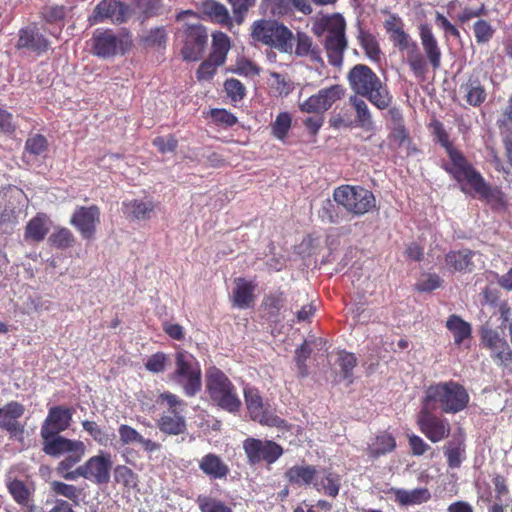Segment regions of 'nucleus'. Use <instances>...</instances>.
Masks as SVG:
<instances>
[{"label":"nucleus","mask_w":512,"mask_h":512,"mask_svg":"<svg viewBox=\"0 0 512 512\" xmlns=\"http://www.w3.org/2000/svg\"><path fill=\"white\" fill-rule=\"evenodd\" d=\"M347 79L356 96L366 97L380 110L390 107L393 97L387 85L368 66L355 65L348 72Z\"/></svg>","instance_id":"1"},{"label":"nucleus","mask_w":512,"mask_h":512,"mask_svg":"<svg viewBox=\"0 0 512 512\" xmlns=\"http://www.w3.org/2000/svg\"><path fill=\"white\" fill-rule=\"evenodd\" d=\"M345 30V19L339 13L320 16L315 19L312 26V32L316 36L321 37L327 34L324 40V48L330 64L336 67L342 65L343 54L348 44Z\"/></svg>","instance_id":"2"},{"label":"nucleus","mask_w":512,"mask_h":512,"mask_svg":"<svg viewBox=\"0 0 512 512\" xmlns=\"http://www.w3.org/2000/svg\"><path fill=\"white\" fill-rule=\"evenodd\" d=\"M469 399L465 387L450 380L428 386L422 405L433 410L440 409L443 413L456 414L467 407Z\"/></svg>","instance_id":"3"},{"label":"nucleus","mask_w":512,"mask_h":512,"mask_svg":"<svg viewBox=\"0 0 512 512\" xmlns=\"http://www.w3.org/2000/svg\"><path fill=\"white\" fill-rule=\"evenodd\" d=\"M294 35L284 24L276 20L259 19L250 27V43L262 44L282 53H292Z\"/></svg>","instance_id":"4"},{"label":"nucleus","mask_w":512,"mask_h":512,"mask_svg":"<svg viewBox=\"0 0 512 512\" xmlns=\"http://www.w3.org/2000/svg\"><path fill=\"white\" fill-rule=\"evenodd\" d=\"M73 408L53 406L41 426L44 448H79L77 442L64 438L60 433L66 430L72 421Z\"/></svg>","instance_id":"5"},{"label":"nucleus","mask_w":512,"mask_h":512,"mask_svg":"<svg viewBox=\"0 0 512 512\" xmlns=\"http://www.w3.org/2000/svg\"><path fill=\"white\" fill-rule=\"evenodd\" d=\"M205 377L206 391L215 405L231 413L240 410L242 403L237 390L223 371L211 366L206 370Z\"/></svg>","instance_id":"6"},{"label":"nucleus","mask_w":512,"mask_h":512,"mask_svg":"<svg viewBox=\"0 0 512 512\" xmlns=\"http://www.w3.org/2000/svg\"><path fill=\"white\" fill-rule=\"evenodd\" d=\"M174 363L171 381L179 385L187 396H195L202 387V373L198 360L191 353L179 349L174 355Z\"/></svg>","instance_id":"7"},{"label":"nucleus","mask_w":512,"mask_h":512,"mask_svg":"<svg viewBox=\"0 0 512 512\" xmlns=\"http://www.w3.org/2000/svg\"><path fill=\"white\" fill-rule=\"evenodd\" d=\"M334 201L354 216H362L376 207L373 193L361 186L341 185L333 192Z\"/></svg>","instance_id":"8"},{"label":"nucleus","mask_w":512,"mask_h":512,"mask_svg":"<svg viewBox=\"0 0 512 512\" xmlns=\"http://www.w3.org/2000/svg\"><path fill=\"white\" fill-rule=\"evenodd\" d=\"M92 41L93 54L101 58L124 55L132 47V37L125 30L118 33H114L111 30L96 31Z\"/></svg>","instance_id":"9"},{"label":"nucleus","mask_w":512,"mask_h":512,"mask_svg":"<svg viewBox=\"0 0 512 512\" xmlns=\"http://www.w3.org/2000/svg\"><path fill=\"white\" fill-rule=\"evenodd\" d=\"M389 38L400 51H406V61L414 76L419 79H425L427 74L426 60L420 52L417 43L405 32L404 27L397 30Z\"/></svg>","instance_id":"10"},{"label":"nucleus","mask_w":512,"mask_h":512,"mask_svg":"<svg viewBox=\"0 0 512 512\" xmlns=\"http://www.w3.org/2000/svg\"><path fill=\"white\" fill-rule=\"evenodd\" d=\"M111 465L112 462L109 456H94L72 473L66 474L65 479L75 480L82 476L97 484H106L110 479Z\"/></svg>","instance_id":"11"},{"label":"nucleus","mask_w":512,"mask_h":512,"mask_svg":"<svg viewBox=\"0 0 512 512\" xmlns=\"http://www.w3.org/2000/svg\"><path fill=\"white\" fill-rule=\"evenodd\" d=\"M345 93L343 86L339 84L320 89L316 94L311 95L303 102L299 103V110L309 114H323L329 110L332 105L340 100Z\"/></svg>","instance_id":"12"},{"label":"nucleus","mask_w":512,"mask_h":512,"mask_svg":"<svg viewBox=\"0 0 512 512\" xmlns=\"http://www.w3.org/2000/svg\"><path fill=\"white\" fill-rule=\"evenodd\" d=\"M100 221L101 212L98 206H79L73 212L70 224L76 228L83 239L94 240Z\"/></svg>","instance_id":"13"},{"label":"nucleus","mask_w":512,"mask_h":512,"mask_svg":"<svg viewBox=\"0 0 512 512\" xmlns=\"http://www.w3.org/2000/svg\"><path fill=\"white\" fill-rule=\"evenodd\" d=\"M244 397L249 415L254 421L271 427H282L284 425L282 419L264 406L263 399L257 389L251 387L245 388Z\"/></svg>","instance_id":"14"},{"label":"nucleus","mask_w":512,"mask_h":512,"mask_svg":"<svg viewBox=\"0 0 512 512\" xmlns=\"http://www.w3.org/2000/svg\"><path fill=\"white\" fill-rule=\"evenodd\" d=\"M208 41V34L201 24L187 25L184 29L183 59L197 61L202 57Z\"/></svg>","instance_id":"15"},{"label":"nucleus","mask_w":512,"mask_h":512,"mask_svg":"<svg viewBox=\"0 0 512 512\" xmlns=\"http://www.w3.org/2000/svg\"><path fill=\"white\" fill-rule=\"evenodd\" d=\"M481 342L483 346L491 351V358L499 365H506L512 362V350L504 337L496 330L482 328Z\"/></svg>","instance_id":"16"},{"label":"nucleus","mask_w":512,"mask_h":512,"mask_svg":"<svg viewBox=\"0 0 512 512\" xmlns=\"http://www.w3.org/2000/svg\"><path fill=\"white\" fill-rule=\"evenodd\" d=\"M446 152L450 159V165L446 166L445 169L457 181H466L473 187L482 178L459 150L453 147L449 148Z\"/></svg>","instance_id":"17"},{"label":"nucleus","mask_w":512,"mask_h":512,"mask_svg":"<svg viewBox=\"0 0 512 512\" xmlns=\"http://www.w3.org/2000/svg\"><path fill=\"white\" fill-rule=\"evenodd\" d=\"M446 152L450 159V165L446 166L445 169L457 181H466L473 187L482 178L459 150L453 147L449 148Z\"/></svg>","instance_id":"18"},{"label":"nucleus","mask_w":512,"mask_h":512,"mask_svg":"<svg viewBox=\"0 0 512 512\" xmlns=\"http://www.w3.org/2000/svg\"><path fill=\"white\" fill-rule=\"evenodd\" d=\"M433 411L423 405L418 414V424L432 442H438L449 435L450 425L445 419L434 415Z\"/></svg>","instance_id":"19"},{"label":"nucleus","mask_w":512,"mask_h":512,"mask_svg":"<svg viewBox=\"0 0 512 512\" xmlns=\"http://www.w3.org/2000/svg\"><path fill=\"white\" fill-rule=\"evenodd\" d=\"M129 16V7L124 3L117 0H103L96 6L89 21L93 25L104 19H110L113 23L120 24L125 22Z\"/></svg>","instance_id":"20"},{"label":"nucleus","mask_w":512,"mask_h":512,"mask_svg":"<svg viewBox=\"0 0 512 512\" xmlns=\"http://www.w3.org/2000/svg\"><path fill=\"white\" fill-rule=\"evenodd\" d=\"M420 40L424 51L426 64H430L434 71L441 67L442 52L436 37L428 25L420 26Z\"/></svg>","instance_id":"21"},{"label":"nucleus","mask_w":512,"mask_h":512,"mask_svg":"<svg viewBox=\"0 0 512 512\" xmlns=\"http://www.w3.org/2000/svg\"><path fill=\"white\" fill-rule=\"evenodd\" d=\"M235 287L232 292L231 301L234 307L247 309L255 301L256 284L245 278L238 277L234 280Z\"/></svg>","instance_id":"22"},{"label":"nucleus","mask_w":512,"mask_h":512,"mask_svg":"<svg viewBox=\"0 0 512 512\" xmlns=\"http://www.w3.org/2000/svg\"><path fill=\"white\" fill-rule=\"evenodd\" d=\"M47 39L36 27H25L19 30L18 49H28L36 53H43L48 49Z\"/></svg>","instance_id":"23"},{"label":"nucleus","mask_w":512,"mask_h":512,"mask_svg":"<svg viewBox=\"0 0 512 512\" xmlns=\"http://www.w3.org/2000/svg\"><path fill=\"white\" fill-rule=\"evenodd\" d=\"M475 256L476 252L469 249L450 251L445 256V267L450 272H471L474 268Z\"/></svg>","instance_id":"24"},{"label":"nucleus","mask_w":512,"mask_h":512,"mask_svg":"<svg viewBox=\"0 0 512 512\" xmlns=\"http://www.w3.org/2000/svg\"><path fill=\"white\" fill-rule=\"evenodd\" d=\"M318 471L312 465H294L285 472L287 481L297 487L313 485L317 479Z\"/></svg>","instance_id":"25"},{"label":"nucleus","mask_w":512,"mask_h":512,"mask_svg":"<svg viewBox=\"0 0 512 512\" xmlns=\"http://www.w3.org/2000/svg\"><path fill=\"white\" fill-rule=\"evenodd\" d=\"M199 467L211 479H224L230 471L228 465L220 457L212 453L205 455L201 459Z\"/></svg>","instance_id":"26"},{"label":"nucleus","mask_w":512,"mask_h":512,"mask_svg":"<svg viewBox=\"0 0 512 512\" xmlns=\"http://www.w3.org/2000/svg\"><path fill=\"white\" fill-rule=\"evenodd\" d=\"M201 11L212 22L221 24L226 27L232 26V19L228 9L222 3L216 0H205L201 4Z\"/></svg>","instance_id":"27"},{"label":"nucleus","mask_w":512,"mask_h":512,"mask_svg":"<svg viewBox=\"0 0 512 512\" xmlns=\"http://www.w3.org/2000/svg\"><path fill=\"white\" fill-rule=\"evenodd\" d=\"M3 411L4 413L0 419V427L10 432L21 431L18 418L24 414V406L16 401H12L4 407Z\"/></svg>","instance_id":"28"},{"label":"nucleus","mask_w":512,"mask_h":512,"mask_svg":"<svg viewBox=\"0 0 512 512\" xmlns=\"http://www.w3.org/2000/svg\"><path fill=\"white\" fill-rule=\"evenodd\" d=\"M155 208L151 200H131L123 203L124 214L136 220H144L150 217Z\"/></svg>","instance_id":"29"},{"label":"nucleus","mask_w":512,"mask_h":512,"mask_svg":"<svg viewBox=\"0 0 512 512\" xmlns=\"http://www.w3.org/2000/svg\"><path fill=\"white\" fill-rule=\"evenodd\" d=\"M395 498L399 504L404 506L420 505L431 499V493L427 488L399 489L395 492Z\"/></svg>","instance_id":"30"},{"label":"nucleus","mask_w":512,"mask_h":512,"mask_svg":"<svg viewBox=\"0 0 512 512\" xmlns=\"http://www.w3.org/2000/svg\"><path fill=\"white\" fill-rule=\"evenodd\" d=\"M461 90L465 94L466 102L474 107L480 106L486 99V91L478 78L470 77L468 81L461 85Z\"/></svg>","instance_id":"31"},{"label":"nucleus","mask_w":512,"mask_h":512,"mask_svg":"<svg viewBox=\"0 0 512 512\" xmlns=\"http://www.w3.org/2000/svg\"><path fill=\"white\" fill-rule=\"evenodd\" d=\"M231 44L229 37L223 32H217L212 35L211 59L216 64H224Z\"/></svg>","instance_id":"32"},{"label":"nucleus","mask_w":512,"mask_h":512,"mask_svg":"<svg viewBox=\"0 0 512 512\" xmlns=\"http://www.w3.org/2000/svg\"><path fill=\"white\" fill-rule=\"evenodd\" d=\"M350 104L353 106L356 112V120L360 127L371 130L374 127L371 112L366 102L359 96H351L349 98Z\"/></svg>","instance_id":"33"},{"label":"nucleus","mask_w":512,"mask_h":512,"mask_svg":"<svg viewBox=\"0 0 512 512\" xmlns=\"http://www.w3.org/2000/svg\"><path fill=\"white\" fill-rule=\"evenodd\" d=\"M446 327L453 334L456 345H460L471 335V325L457 315H451L447 319Z\"/></svg>","instance_id":"34"},{"label":"nucleus","mask_w":512,"mask_h":512,"mask_svg":"<svg viewBox=\"0 0 512 512\" xmlns=\"http://www.w3.org/2000/svg\"><path fill=\"white\" fill-rule=\"evenodd\" d=\"M160 429L168 434H180L185 429V420L178 410H169L160 419Z\"/></svg>","instance_id":"35"},{"label":"nucleus","mask_w":512,"mask_h":512,"mask_svg":"<svg viewBox=\"0 0 512 512\" xmlns=\"http://www.w3.org/2000/svg\"><path fill=\"white\" fill-rule=\"evenodd\" d=\"M472 188L494 208H499L504 205L501 191L488 186L483 177Z\"/></svg>","instance_id":"36"},{"label":"nucleus","mask_w":512,"mask_h":512,"mask_svg":"<svg viewBox=\"0 0 512 512\" xmlns=\"http://www.w3.org/2000/svg\"><path fill=\"white\" fill-rule=\"evenodd\" d=\"M295 54L301 57L308 56L313 61H321L319 49L313 45L312 39L305 33H297Z\"/></svg>","instance_id":"37"},{"label":"nucleus","mask_w":512,"mask_h":512,"mask_svg":"<svg viewBox=\"0 0 512 512\" xmlns=\"http://www.w3.org/2000/svg\"><path fill=\"white\" fill-rule=\"evenodd\" d=\"M268 85L278 96H287L293 89L294 84L286 74L278 72H269Z\"/></svg>","instance_id":"38"},{"label":"nucleus","mask_w":512,"mask_h":512,"mask_svg":"<svg viewBox=\"0 0 512 512\" xmlns=\"http://www.w3.org/2000/svg\"><path fill=\"white\" fill-rule=\"evenodd\" d=\"M196 503L201 512H233L225 502L209 495H198Z\"/></svg>","instance_id":"39"},{"label":"nucleus","mask_w":512,"mask_h":512,"mask_svg":"<svg viewBox=\"0 0 512 512\" xmlns=\"http://www.w3.org/2000/svg\"><path fill=\"white\" fill-rule=\"evenodd\" d=\"M51 490L59 496H63L70 500L75 506L79 505L82 489L74 485L67 484L61 481H53L51 483Z\"/></svg>","instance_id":"40"},{"label":"nucleus","mask_w":512,"mask_h":512,"mask_svg":"<svg viewBox=\"0 0 512 512\" xmlns=\"http://www.w3.org/2000/svg\"><path fill=\"white\" fill-rule=\"evenodd\" d=\"M358 41L361 45V47L364 49L365 54L371 59V60H378L380 57V47L376 40V37L372 35L369 32H366L362 29H360L358 34Z\"/></svg>","instance_id":"41"},{"label":"nucleus","mask_w":512,"mask_h":512,"mask_svg":"<svg viewBox=\"0 0 512 512\" xmlns=\"http://www.w3.org/2000/svg\"><path fill=\"white\" fill-rule=\"evenodd\" d=\"M114 480L127 490L138 486V475L125 465H119L114 469Z\"/></svg>","instance_id":"42"},{"label":"nucleus","mask_w":512,"mask_h":512,"mask_svg":"<svg viewBox=\"0 0 512 512\" xmlns=\"http://www.w3.org/2000/svg\"><path fill=\"white\" fill-rule=\"evenodd\" d=\"M47 233L48 227L46 226L45 219L43 217L37 216L28 222L26 226L25 237L26 239L39 242L45 238Z\"/></svg>","instance_id":"43"},{"label":"nucleus","mask_w":512,"mask_h":512,"mask_svg":"<svg viewBox=\"0 0 512 512\" xmlns=\"http://www.w3.org/2000/svg\"><path fill=\"white\" fill-rule=\"evenodd\" d=\"M292 117L288 112L279 113L271 123L272 135L278 140H284L291 128Z\"/></svg>","instance_id":"44"},{"label":"nucleus","mask_w":512,"mask_h":512,"mask_svg":"<svg viewBox=\"0 0 512 512\" xmlns=\"http://www.w3.org/2000/svg\"><path fill=\"white\" fill-rule=\"evenodd\" d=\"M7 487L15 502L20 505L28 504L31 492L23 481L14 479L8 483Z\"/></svg>","instance_id":"45"},{"label":"nucleus","mask_w":512,"mask_h":512,"mask_svg":"<svg viewBox=\"0 0 512 512\" xmlns=\"http://www.w3.org/2000/svg\"><path fill=\"white\" fill-rule=\"evenodd\" d=\"M119 435L123 444H136L143 445L146 448H149L151 442L149 440H145L134 428L128 425H121L119 427Z\"/></svg>","instance_id":"46"},{"label":"nucleus","mask_w":512,"mask_h":512,"mask_svg":"<svg viewBox=\"0 0 512 512\" xmlns=\"http://www.w3.org/2000/svg\"><path fill=\"white\" fill-rule=\"evenodd\" d=\"M74 235L67 228H60L50 235L49 241L51 245L58 249H66L74 243Z\"/></svg>","instance_id":"47"},{"label":"nucleus","mask_w":512,"mask_h":512,"mask_svg":"<svg viewBox=\"0 0 512 512\" xmlns=\"http://www.w3.org/2000/svg\"><path fill=\"white\" fill-rule=\"evenodd\" d=\"M227 96L234 102L241 101L246 95V88L238 79L230 78L224 83Z\"/></svg>","instance_id":"48"},{"label":"nucleus","mask_w":512,"mask_h":512,"mask_svg":"<svg viewBox=\"0 0 512 512\" xmlns=\"http://www.w3.org/2000/svg\"><path fill=\"white\" fill-rule=\"evenodd\" d=\"M233 72L244 76H258L261 72L260 67L252 60L241 57L237 59Z\"/></svg>","instance_id":"49"},{"label":"nucleus","mask_w":512,"mask_h":512,"mask_svg":"<svg viewBox=\"0 0 512 512\" xmlns=\"http://www.w3.org/2000/svg\"><path fill=\"white\" fill-rule=\"evenodd\" d=\"M314 487L318 491H323L326 495L330 497H335L339 493V482L336 477L332 474H328L325 478H323L320 482L318 478L314 483Z\"/></svg>","instance_id":"50"},{"label":"nucleus","mask_w":512,"mask_h":512,"mask_svg":"<svg viewBox=\"0 0 512 512\" xmlns=\"http://www.w3.org/2000/svg\"><path fill=\"white\" fill-rule=\"evenodd\" d=\"M391 137L397 148L404 150L407 155L410 154L411 140L404 126L398 124L394 128Z\"/></svg>","instance_id":"51"},{"label":"nucleus","mask_w":512,"mask_h":512,"mask_svg":"<svg viewBox=\"0 0 512 512\" xmlns=\"http://www.w3.org/2000/svg\"><path fill=\"white\" fill-rule=\"evenodd\" d=\"M285 303V297L282 292L268 295L263 300L265 310L273 316L278 315Z\"/></svg>","instance_id":"52"},{"label":"nucleus","mask_w":512,"mask_h":512,"mask_svg":"<svg viewBox=\"0 0 512 512\" xmlns=\"http://www.w3.org/2000/svg\"><path fill=\"white\" fill-rule=\"evenodd\" d=\"M47 149V140L43 135L36 134L27 139L25 150L34 156L41 155Z\"/></svg>","instance_id":"53"},{"label":"nucleus","mask_w":512,"mask_h":512,"mask_svg":"<svg viewBox=\"0 0 512 512\" xmlns=\"http://www.w3.org/2000/svg\"><path fill=\"white\" fill-rule=\"evenodd\" d=\"M442 279L437 274H424L416 283V289L420 292H430L439 288Z\"/></svg>","instance_id":"54"},{"label":"nucleus","mask_w":512,"mask_h":512,"mask_svg":"<svg viewBox=\"0 0 512 512\" xmlns=\"http://www.w3.org/2000/svg\"><path fill=\"white\" fill-rule=\"evenodd\" d=\"M82 426L84 430L88 432L99 445L106 446L108 444V435L100 429L96 422L85 420L83 421Z\"/></svg>","instance_id":"55"},{"label":"nucleus","mask_w":512,"mask_h":512,"mask_svg":"<svg viewBox=\"0 0 512 512\" xmlns=\"http://www.w3.org/2000/svg\"><path fill=\"white\" fill-rule=\"evenodd\" d=\"M310 354H311V349L309 348L306 341L295 351L296 364H297L299 373L302 377H305L308 373L307 366H306V360L309 358Z\"/></svg>","instance_id":"56"},{"label":"nucleus","mask_w":512,"mask_h":512,"mask_svg":"<svg viewBox=\"0 0 512 512\" xmlns=\"http://www.w3.org/2000/svg\"><path fill=\"white\" fill-rule=\"evenodd\" d=\"M430 128L432 130L433 135L437 138L438 142L447 150L449 148H453L452 143L449 141V136L444 129L443 124L438 120H432L430 123Z\"/></svg>","instance_id":"57"},{"label":"nucleus","mask_w":512,"mask_h":512,"mask_svg":"<svg viewBox=\"0 0 512 512\" xmlns=\"http://www.w3.org/2000/svg\"><path fill=\"white\" fill-rule=\"evenodd\" d=\"M152 143L162 154L174 152L178 146L177 139L172 135L168 137L158 136L154 138Z\"/></svg>","instance_id":"58"},{"label":"nucleus","mask_w":512,"mask_h":512,"mask_svg":"<svg viewBox=\"0 0 512 512\" xmlns=\"http://www.w3.org/2000/svg\"><path fill=\"white\" fill-rule=\"evenodd\" d=\"M339 364L344 378H351L352 371L357 364V359L353 353L342 352L339 355Z\"/></svg>","instance_id":"59"},{"label":"nucleus","mask_w":512,"mask_h":512,"mask_svg":"<svg viewBox=\"0 0 512 512\" xmlns=\"http://www.w3.org/2000/svg\"><path fill=\"white\" fill-rule=\"evenodd\" d=\"M166 363L167 356L164 353H156L148 358L145 367L153 373H159L165 369Z\"/></svg>","instance_id":"60"},{"label":"nucleus","mask_w":512,"mask_h":512,"mask_svg":"<svg viewBox=\"0 0 512 512\" xmlns=\"http://www.w3.org/2000/svg\"><path fill=\"white\" fill-rule=\"evenodd\" d=\"M474 34L479 43L487 42L493 34L491 26L484 20H479L474 24Z\"/></svg>","instance_id":"61"},{"label":"nucleus","mask_w":512,"mask_h":512,"mask_svg":"<svg viewBox=\"0 0 512 512\" xmlns=\"http://www.w3.org/2000/svg\"><path fill=\"white\" fill-rule=\"evenodd\" d=\"M222 64H216L209 56L208 60L201 63L197 70V78L198 80H209L213 77L216 72V67L221 66Z\"/></svg>","instance_id":"62"},{"label":"nucleus","mask_w":512,"mask_h":512,"mask_svg":"<svg viewBox=\"0 0 512 512\" xmlns=\"http://www.w3.org/2000/svg\"><path fill=\"white\" fill-rule=\"evenodd\" d=\"M211 116L215 122L226 126H233L237 122V118L225 109H213Z\"/></svg>","instance_id":"63"},{"label":"nucleus","mask_w":512,"mask_h":512,"mask_svg":"<svg viewBox=\"0 0 512 512\" xmlns=\"http://www.w3.org/2000/svg\"><path fill=\"white\" fill-rule=\"evenodd\" d=\"M137 6L147 17H151L160 10L161 0H137Z\"/></svg>","instance_id":"64"}]
</instances>
